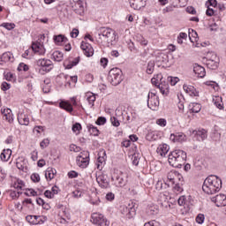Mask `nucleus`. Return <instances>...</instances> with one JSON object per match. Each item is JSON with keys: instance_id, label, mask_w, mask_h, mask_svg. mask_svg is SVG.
Listing matches in <instances>:
<instances>
[{"instance_id": "nucleus-1", "label": "nucleus", "mask_w": 226, "mask_h": 226, "mask_svg": "<svg viewBox=\"0 0 226 226\" xmlns=\"http://www.w3.org/2000/svg\"><path fill=\"white\" fill-rule=\"evenodd\" d=\"M96 41L103 47H110L116 41V31L109 27H100L97 30Z\"/></svg>"}, {"instance_id": "nucleus-2", "label": "nucleus", "mask_w": 226, "mask_h": 226, "mask_svg": "<svg viewBox=\"0 0 226 226\" xmlns=\"http://www.w3.org/2000/svg\"><path fill=\"white\" fill-rule=\"evenodd\" d=\"M202 190L207 195H213L222 190V179L217 176H208L203 183Z\"/></svg>"}, {"instance_id": "nucleus-3", "label": "nucleus", "mask_w": 226, "mask_h": 226, "mask_svg": "<svg viewBox=\"0 0 226 226\" xmlns=\"http://www.w3.org/2000/svg\"><path fill=\"white\" fill-rule=\"evenodd\" d=\"M186 152L181 149H177L169 154L168 162L171 167H175L176 169H181L183 165L186 162Z\"/></svg>"}, {"instance_id": "nucleus-4", "label": "nucleus", "mask_w": 226, "mask_h": 226, "mask_svg": "<svg viewBox=\"0 0 226 226\" xmlns=\"http://www.w3.org/2000/svg\"><path fill=\"white\" fill-rule=\"evenodd\" d=\"M109 80L112 86H119L123 81V72L121 69L116 67L109 71Z\"/></svg>"}, {"instance_id": "nucleus-5", "label": "nucleus", "mask_w": 226, "mask_h": 226, "mask_svg": "<svg viewBox=\"0 0 226 226\" xmlns=\"http://www.w3.org/2000/svg\"><path fill=\"white\" fill-rule=\"evenodd\" d=\"M112 179L116 182L117 186L123 188V186H126V183H128V175L121 170H116Z\"/></svg>"}, {"instance_id": "nucleus-6", "label": "nucleus", "mask_w": 226, "mask_h": 226, "mask_svg": "<svg viewBox=\"0 0 226 226\" xmlns=\"http://www.w3.org/2000/svg\"><path fill=\"white\" fill-rule=\"evenodd\" d=\"M91 218H92L91 222L94 225H98V226L110 225V222H109V220L107 219V217H105V215H103V214L93 213L91 215Z\"/></svg>"}, {"instance_id": "nucleus-7", "label": "nucleus", "mask_w": 226, "mask_h": 226, "mask_svg": "<svg viewBox=\"0 0 226 226\" xmlns=\"http://www.w3.org/2000/svg\"><path fill=\"white\" fill-rule=\"evenodd\" d=\"M147 107L151 110H158L160 107V99L156 93L149 92L147 95Z\"/></svg>"}, {"instance_id": "nucleus-8", "label": "nucleus", "mask_w": 226, "mask_h": 226, "mask_svg": "<svg viewBox=\"0 0 226 226\" xmlns=\"http://www.w3.org/2000/svg\"><path fill=\"white\" fill-rule=\"evenodd\" d=\"M76 163L80 169H86L89 165V152H81L76 157Z\"/></svg>"}, {"instance_id": "nucleus-9", "label": "nucleus", "mask_w": 226, "mask_h": 226, "mask_svg": "<svg viewBox=\"0 0 226 226\" xmlns=\"http://www.w3.org/2000/svg\"><path fill=\"white\" fill-rule=\"evenodd\" d=\"M212 202L217 206V207H223L226 206V195L225 194H219L215 197L211 198Z\"/></svg>"}, {"instance_id": "nucleus-10", "label": "nucleus", "mask_w": 226, "mask_h": 226, "mask_svg": "<svg viewBox=\"0 0 226 226\" xmlns=\"http://www.w3.org/2000/svg\"><path fill=\"white\" fill-rule=\"evenodd\" d=\"M80 49L83 50L87 57H91L93 54H94V49H93V46H91V44L87 42L82 41L80 45Z\"/></svg>"}, {"instance_id": "nucleus-11", "label": "nucleus", "mask_w": 226, "mask_h": 226, "mask_svg": "<svg viewBox=\"0 0 226 226\" xmlns=\"http://www.w3.org/2000/svg\"><path fill=\"white\" fill-rule=\"evenodd\" d=\"M171 142H186V135L183 132L172 133L170 136Z\"/></svg>"}, {"instance_id": "nucleus-12", "label": "nucleus", "mask_w": 226, "mask_h": 226, "mask_svg": "<svg viewBox=\"0 0 226 226\" xmlns=\"http://www.w3.org/2000/svg\"><path fill=\"white\" fill-rule=\"evenodd\" d=\"M37 66H41L42 68H45L46 72H50L52 68H54V65H52V61L49 59H39L37 61Z\"/></svg>"}, {"instance_id": "nucleus-13", "label": "nucleus", "mask_w": 226, "mask_h": 226, "mask_svg": "<svg viewBox=\"0 0 226 226\" xmlns=\"http://www.w3.org/2000/svg\"><path fill=\"white\" fill-rule=\"evenodd\" d=\"M129 3L133 10H140L146 6V0H129Z\"/></svg>"}, {"instance_id": "nucleus-14", "label": "nucleus", "mask_w": 226, "mask_h": 226, "mask_svg": "<svg viewBox=\"0 0 226 226\" xmlns=\"http://www.w3.org/2000/svg\"><path fill=\"white\" fill-rule=\"evenodd\" d=\"M161 82L158 84V89L161 91L162 94H169V81H165L161 78Z\"/></svg>"}, {"instance_id": "nucleus-15", "label": "nucleus", "mask_w": 226, "mask_h": 226, "mask_svg": "<svg viewBox=\"0 0 226 226\" xmlns=\"http://www.w3.org/2000/svg\"><path fill=\"white\" fill-rule=\"evenodd\" d=\"M26 222L31 225H39V223H42L41 216L40 215H27L26 217Z\"/></svg>"}, {"instance_id": "nucleus-16", "label": "nucleus", "mask_w": 226, "mask_h": 226, "mask_svg": "<svg viewBox=\"0 0 226 226\" xmlns=\"http://www.w3.org/2000/svg\"><path fill=\"white\" fill-rule=\"evenodd\" d=\"M193 72L197 77H200V79H204V77H206V69L197 64L193 66Z\"/></svg>"}, {"instance_id": "nucleus-17", "label": "nucleus", "mask_w": 226, "mask_h": 226, "mask_svg": "<svg viewBox=\"0 0 226 226\" xmlns=\"http://www.w3.org/2000/svg\"><path fill=\"white\" fill-rule=\"evenodd\" d=\"M32 49L35 54H39V56H43V54H45V48H43V45L40 42H34L32 44Z\"/></svg>"}, {"instance_id": "nucleus-18", "label": "nucleus", "mask_w": 226, "mask_h": 226, "mask_svg": "<svg viewBox=\"0 0 226 226\" xmlns=\"http://www.w3.org/2000/svg\"><path fill=\"white\" fill-rule=\"evenodd\" d=\"M13 63V55L11 52L4 53L0 57V64H4V63Z\"/></svg>"}, {"instance_id": "nucleus-19", "label": "nucleus", "mask_w": 226, "mask_h": 226, "mask_svg": "<svg viewBox=\"0 0 226 226\" xmlns=\"http://www.w3.org/2000/svg\"><path fill=\"white\" fill-rule=\"evenodd\" d=\"M72 10L77 15H84V2L72 4Z\"/></svg>"}, {"instance_id": "nucleus-20", "label": "nucleus", "mask_w": 226, "mask_h": 226, "mask_svg": "<svg viewBox=\"0 0 226 226\" xmlns=\"http://www.w3.org/2000/svg\"><path fill=\"white\" fill-rule=\"evenodd\" d=\"M96 181L102 188H108L109 187V178H107V177L105 175H100L96 178Z\"/></svg>"}, {"instance_id": "nucleus-21", "label": "nucleus", "mask_w": 226, "mask_h": 226, "mask_svg": "<svg viewBox=\"0 0 226 226\" xmlns=\"http://www.w3.org/2000/svg\"><path fill=\"white\" fill-rule=\"evenodd\" d=\"M169 149H170L169 145L162 144L157 147L156 153L157 154H160V156H165L167 153H169Z\"/></svg>"}, {"instance_id": "nucleus-22", "label": "nucleus", "mask_w": 226, "mask_h": 226, "mask_svg": "<svg viewBox=\"0 0 226 226\" xmlns=\"http://www.w3.org/2000/svg\"><path fill=\"white\" fill-rule=\"evenodd\" d=\"M193 135H196L198 137V140H206L207 139V132L204 129L199 130V131H193Z\"/></svg>"}, {"instance_id": "nucleus-23", "label": "nucleus", "mask_w": 226, "mask_h": 226, "mask_svg": "<svg viewBox=\"0 0 226 226\" xmlns=\"http://www.w3.org/2000/svg\"><path fill=\"white\" fill-rule=\"evenodd\" d=\"M79 61L80 57L78 56L70 62L64 61V66L66 70H72L73 66H77V64L79 63Z\"/></svg>"}, {"instance_id": "nucleus-24", "label": "nucleus", "mask_w": 226, "mask_h": 226, "mask_svg": "<svg viewBox=\"0 0 226 226\" xmlns=\"http://www.w3.org/2000/svg\"><path fill=\"white\" fill-rule=\"evenodd\" d=\"M105 160H107V154L105 153V151H101L98 154V158H97V169H101V165H103V163H105Z\"/></svg>"}, {"instance_id": "nucleus-25", "label": "nucleus", "mask_w": 226, "mask_h": 226, "mask_svg": "<svg viewBox=\"0 0 226 226\" xmlns=\"http://www.w3.org/2000/svg\"><path fill=\"white\" fill-rule=\"evenodd\" d=\"M4 114V120L7 121L8 123H13V113H11V109H5L3 111Z\"/></svg>"}, {"instance_id": "nucleus-26", "label": "nucleus", "mask_w": 226, "mask_h": 226, "mask_svg": "<svg viewBox=\"0 0 226 226\" xmlns=\"http://www.w3.org/2000/svg\"><path fill=\"white\" fill-rule=\"evenodd\" d=\"M202 109V106L197 102H191L189 104V110L194 114H199V111Z\"/></svg>"}, {"instance_id": "nucleus-27", "label": "nucleus", "mask_w": 226, "mask_h": 226, "mask_svg": "<svg viewBox=\"0 0 226 226\" xmlns=\"http://www.w3.org/2000/svg\"><path fill=\"white\" fill-rule=\"evenodd\" d=\"M59 107L60 109H64V110H66L67 112H73V107L72 106V104H70V102L66 101L60 102Z\"/></svg>"}, {"instance_id": "nucleus-28", "label": "nucleus", "mask_w": 226, "mask_h": 226, "mask_svg": "<svg viewBox=\"0 0 226 226\" xmlns=\"http://www.w3.org/2000/svg\"><path fill=\"white\" fill-rule=\"evenodd\" d=\"M56 173L57 171L55 169L48 168L45 172V177L46 179H49V181H52V179H54V176H56Z\"/></svg>"}, {"instance_id": "nucleus-29", "label": "nucleus", "mask_w": 226, "mask_h": 226, "mask_svg": "<svg viewBox=\"0 0 226 226\" xmlns=\"http://www.w3.org/2000/svg\"><path fill=\"white\" fill-rule=\"evenodd\" d=\"M11 157V149L4 150L3 153L0 154V158L2 162H8Z\"/></svg>"}, {"instance_id": "nucleus-30", "label": "nucleus", "mask_w": 226, "mask_h": 226, "mask_svg": "<svg viewBox=\"0 0 226 226\" xmlns=\"http://www.w3.org/2000/svg\"><path fill=\"white\" fill-rule=\"evenodd\" d=\"M213 103L215 105V107H217V109H219L220 110H222L223 109V102L222 97L220 96H215L213 98Z\"/></svg>"}, {"instance_id": "nucleus-31", "label": "nucleus", "mask_w": 226, "mask_h": 226, "mask_svg": "<svg viewBox=\"0 0 226 226\" xmlns=\"http://www.w3.org/2000/svg\"><path fill=\"white\" fill-rule=\"evenodd\" d=\"M52 59H54V61H56L57 63H61V61H63V59H64L63 52H61L59 50L53 52Z\"/></svg>"}, {"instance_id": "nucleus-32", "label": "nucleus", "mask_w": 226, "mask_h": 226, "mask_svg": "<svg viewBox=\"0 0 226 226\" xmlns=\"http://www.w3.org/2000/svg\"><path fill=\"white\" fill-rule=\"evenodd\" d=\"M18 121L19 124H23L25 126H27V124H29V117H27L26 115H19L18 117Z\"/></svg>"}, {"instance_id": "nucleus-33", "label": "nucleus", "mask_w": 226, "mask_h": 226, "mask_svg": "<svg viewBox=\"0 0 226 226\" xmlns=\"http://www.w3.org/2000/svg\"><path fill=\"white\" fill-rule=\"evenodd\" d=\"M87 128H88V132H89V133H91V135H94V137H98V135H100V130H98V128L95 127L94 125L88 124Z\"/></svg>"}, {"instance_id": "nucleus-34", "label": "nucleus", "mask_w": 226, "mask_h": 226, "mask_svg": "<svg viewBox=\"0 0 226 226\" xmlns=\"http://www.w3.org/2000/svg\"><path fill=\"white\" fill-rule=\"evenodd\" d=\"M147 140L152 142V140H156L158 139V134L154 131H149L146 136Z\"/></svg>"}, {"instance_id": "nucleus-35", "label": "nucleus", "mask_w": 226, "mask_h": 226, "mask_svg": "<svg viewBox=\"0 0 226 226\" xmlns=\"http://www.w3.org/2000/svg\"><path fill=\"white\" fill-rule=\"evenodd\" d=\"M68 39L64 37L63 34H59L54 37V41L56 43V45H61V43L67 41Z\"/></svg>"}, {"instance_id": "nucleus-36", "label": "nucleus", "mask_w": 226, "mask_h": 226, "mask_svg": "<svg viewBox=\"0 0 226 226\" xmlns=\"http://www.w3.org/2000/svg\"><path fill=\"white\" fill-rule=\"evenodd\" d=\"M176 177H177V172H176V171H170L168 173L167 178L171 183H173V184L176 183Z\"/></svg>"}, {"instance_id": "nucleus-37", "label": "nucleus", "mask_w": 226, "mask_h": 226, "mask_svg": "<svg viewBox=\"0 0 226 226\" xmlns=\"http://www.w3.org/2000/svg\"><path fill=\"white\" fill-rule=\"evenodd\" d=\"M87 100L88 103L90 105H92V107H94V102H96V95H94V94H87Z\"/></svg>"}, {"instance_id": "nucleus-38", "label": "nucleus", "mask_w": 226, "mask_h": 226, "mask_svg": "<svg viewBox=\"0 0 226 226\" xmlns=\"http://www.w3.org/2000/svg\"><path fill=\"white\" fill-rule=\"evenodd\" d=\"M207 66L210 70H216L218 68V62L207 60Z\"/></svg>"}, {"instance_id": "nucleus-39", "label": "nucleus", "mask_w": 226, "mask_h": 226, "mask_svg": "<svg viewBox=\"0 0 226 226\" xmlns=\"http://www.w3.org/2000/svg\"><path fill=\"white\" fill-rule=\"evenodd\" d=\"M154 72V61H150L147 64V73L151 75Z\"/></svg>"}, {"instance_id": "nucleus-40", "label": "nucleus", "mask_w": 226, "mask_h": 226, "mask_svg": "<svg viewBox=\"0 0 226 226\" xmlns=\"http://www.w3.org/2000/svg\"><path fill=\"white\" fill-rule=\"evenodd\" d=\"M184 91H185V93H189V94H194V96H197V94H195L193 92L195 91V87H193L192 86H186L184 85L183 87Z\"/></svg>"}, {"instance_id": "nucleus-41", "label": "nucleus", "mask_w": 226, "mask_h": 226, "mask_svg": "<svg viewBox=\"0 0 226 226\" xmlns=\"http://www.w3.org/2000/svg\"><path fill=\"white\" fill-rule=\"evenodd\" d=\"M207 61L218 62V56H216V54H215L213 52L207 53Z\"/></svg>"}, {"instance_id": "nucleus-42", "label": "nucleus", "mask_w": 226, "mask_h": 226, "mask_svg": "<svg viewBox=\"0 0 226 226\" xmlns=\"http://www.w3.org/2000/svg\"><path fill=\"white\" fill-rule=\"evenodd\" d=\"M168 82L171 84V86H176L177 82H179V78L177 77H168Z\"/></svg>"}, {"instance_id": "nucleus-43", "label": "nucleus", "mask_w": 226, "mask_h": 226, "mask_svg": "<svg viewBox=\"0 0 226 226\" xmlns=\"http://www.w3.org/2000/svg\"><path fill=\"white\" fill-rule=\"evenodd\" d=\"M1 26L4 27L8 31H11V29H15V24L13 23H3Z\"/></svg>"}, {"instance_id": "nucleus-44", "label": "nucleus", "mask_w": 226, "mask_h": 226, "mask_svg": "<svg viewBox=\"0 0 226 226\" xmlns=\"http://www.w3.org/2000/svg\"><path fill=\"white\" fill-rule=\"evenodd\" d=\"M50 145V139H44L41 143L40 146L42 149H45L47 147H49V146Z\"/></svg>"}, {"instance_id": "nucleus-45", "label": "nucleus", "mask_w": 226, "mask_h": 226, "mask_svg": "<svg viewBox=\"0 0 226 226\" xmlns=\"http://www.w3.org/2000/svg\"><path fill=\"white\" fill-rule=\"evenodd\" d=\"M107 123V118L104 117H99L95 122V124H98L99 126H102Z\"/></svg>"}, {"instance_id": "nucleus-46", "label": "nucleus", "mask_w": 226, "mask_h": 226, "mask_svg": "<svg viewBox=\"0 0 226 226\" xmlns=\"http://www.w3.org/2000/svg\"><path fill=\"white\" fill-rule=\"evenodd\" d=\"M82 130V125L79 123H76L72 125V132L74 133H79Z\"/></svg>"}, {"instance_id": "nucleus-47", "label": "nucleus", "mask_w": 226, "mask_h": 226, "mask_svg": "<svg viewBox=\"0 0 226 226\" xmlns=\"http://www.w3.org/2000/svg\"><path fill=\"white\" fill-rule=\"evenodd\" d=\"M25 195H26V197H36L38 192H36L34 189H28L27 192H25Z\"/></svg>"}, {"instance_id": "nucleus-48", "label": "nucleus", "mask_w": 226, "mask_h": 226, "mask_svg": "<svg viewBox=\"0 0 226 226\" xmlns=\"http://www.w3.org/2000/svg\"><path fill=\"white\" fill-rule=\"evenodd\" d=\"M19 72H27L29 70V65L21 63L19 64V67H18Z\"/></svg>"}, {"instance_id": "nucleus-49", "label": "nucleus", "mask_w": 226, "mask_h": 226, "mask_svg": "<svg viewBox=\"0 0 226 226\" xmlns=\"http://www.w3.org/2000/svg\"><path fill=\"white\" fill-rule=\"evenodd\" d=\"M204 220H206V217L204 216L203 214H199L196 216V222L197 223H200V225H201V223H204Z\"/></svg>"}, {"instance_id": "nucleus-50", "label": "nucleus", "mask_w": 226, "mask_h": 226, "mask_svg": "<svg viewBox=\"0 0 226 226\" xmlns=\"http://www.w3.org/2000/svg\"><path fill=\"white\" fill-rule=\"evenodd\" d=\"M40 174L38 173H34L31 175V180L33 183H40Z\"/></svg>"}, {"instance_id": "nucleus-51", "label": "nucleus", "mask_w": 226, "mask_h": 226, "mask_svg": "<svg viewBox=\"0 0 226 226\" xmlns=\"http://www.w3.org/2000/svg\"><path fill=\"white\" fill-rule=\"evenodd\" d=\"M11 87V85L6 81H4L1 85L2 91H8Z\"/></svg>"}, {"instance_id": "nucleus-52", "label": "nucleus", "mask_w": 226, "mask_h": 226, "mask_svg": "<svg viewBox=\"0 0 226 226\" xmlns=\"http://www.w3.org/2000/svg\"><path fill=\"white\" fill-rule=\"evenodd\" d=\"M156 124L159 126H167V120L165 118H159L156 120Z\"/></svg>"}, {"instance_id": "nucleus-53", "label": "nucleus", "mask_w": 226, "mask_h": 226, "mask_svg": "<svg viewBox=\"0 0 226 226\" xmlns=\"http://www.w3.org/2000/svg\"><path fill=\"white\" fill-rule=\"evenodd\" d=\"M144 226H160V222L156 220H152L144 224Z\"/></svg>"}, {"instance_id": "nucleus-54", "label": "nucleus", "mask_w": 226, "mask_h": 226, "mask_svg": "<svg viewBox=\"0 0 226 226\" xmlns=\"http://www.w3.org/2000/svg\"><path fill=\"white\" fill-rule=\"evenodd\" d=\"M206 6H213L214 8H216V6H218V2L216 0H208L206 3Z\"/></svg>"}, {"instance_id": "nucleus-55", "label": "nucleus", "mask_w": 226, "mask_h": 226, "mask_svg": "<svg viewBox=\"0 0 226 226\" xmlns=\"http://www.w3.org/2000/svg\"><path fill=\"white\" fill-rule=\"evenodd\" d=\"M187 13H190L191 15H197V11L195 10V7L193 6H188L186 7Z\"/></svg>"}, {"instance_id": "nucleus-56", "label": "nucleus", "mask_w": 226, "mask_h": 226, "mask_svg": "<svg viewBox=\"0 0 226 226\" xmlns=\"http://www.w3.org/2000/svg\"><path fill=\"white\" fill-rule=\"evenodd\" d=\"M206 86H210L211 87H213V89H215V91L218 89V84L215 81H207Z\"/></svg>"}, {"instance_id": "nucleus-57", "label": "nucleus", "mask_w": 226, "mask_h": 226, "mask_svg": "<svg viewBox=\"0 0 226 226\" xmlns=\"http://www.w3.org/2000/svg\"><path fill=\"white\" fill-rule=\"evenodd\" d=\"M132 165H135V166L139 165V162H140V158H139V155L135 154L132 155Z\"/></svg>"}, {"instance_id": "nucleus-58", "label": "nucleus", "mask_w": 226, "mask_h": 226, "mask_svg": "<svg viewBox=\"0 0 226 226\" xmlns=\"http://www.w3.org/2000/svg\"><path fill=\"white\" fill-rule=\"evenodd\" d=\"M197 36H199V34H197V32L192 28H189V38L190 40H192V38H197Z\"/></svg>"}, {"instance_id": "nucleus-59", "label": "nucleus", "mask_w": 226, "mask_h": 226, "mask_svg": "<svg viewBox=\"0 0 226 226\" xmlns=\"http://www.w3.org/2000/svg\"><path fill=\"white\" fill-rule=\"evenodd\" d=\"M207 9L206 11V15H207V17H213L215 15V10L209 7V5H207Z\"/></svg>"}, {"instance_id": "nucleus-60", "label": "nucleus", "mask_w": 226, "mask_h": 226, "mask_svg": "<svg viewBox=\"0 0 226 226\" xmlns=\"http://www.w3.org/2000/svg\"><path fill=\"white\" fill-rule=\"evenodd\" d=\"M26 89H27L28 93H33V89H34L33 81H31V80L27 81Z\"/></svg>"}, {"instance_id": "nucleus-61", "label": "nucleus", "mask_w": 226, "mask_h": 226, "mask_svg": "<svg viewBox=\"0 0 226 226\" xmlns=\"http://www.w3.org/2000/svg\"><path fill=\"white\" fill-rule=\"evenodd\" d=\"M70 151H73L74 153H79L80 147H77V145L72 144L70 146Z\"/></svg>"}, {"instance_id": "nucleus-62", "label": "nucleus", "mask_w": 226, "mask_h": 226, "mask_svg": "<svg viewBox=\"0 0 226 226\" xmlns=\"http://www.w3.org/2000/svg\"><path fill=\"white\" fill-rule=\"evenodd\" d=\"M110 121H111V124H113V126H119V120H117V118H116V117H113L110 118Z\"/></svg>"}, {"instance_id": "nucleus-63", "label": "nucleus", "mask_w": 226, "mask_h": 226, "mask_svg": "<svg viewBox=\"0 0 226 226\" xmlns=\"http://www.w3.org/2000/svg\"><path fill=\"white\" fill-rule=\"evenodd\" d=\"M170 11H174V6L170 5L162 10V13H170Z\"/></svg>"}, {"instance_id": "nucleus-64", "label": "nucleus", "mask_w": 226, "mask_h": 226, "mask_svg": "<svg viewBox=\"0 0 226 226\" xmlns=\"http://www.w3.org/2000/svg\"><path fill=\"white\" fill-rule=\"evenodd\" d=\"M71 36L72 38H77V36H79V29L73 28L72 31L71 32Z\"/></svg>"}]
</instances>
